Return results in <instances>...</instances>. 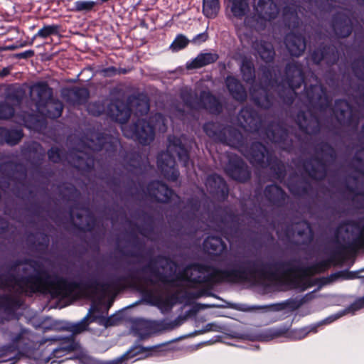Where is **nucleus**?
Wrapping results in <instances>:
<instances>
[{
  "mask_svg": "<svg viewBox=\"0 0 364 364\" xmlns=\"http://www.w3.org/2000/svg\"><path fill=\"white\" fill-rule=\"evenodd\" d=\"M268 264L262 259H243L230 261L227 268L219 269L212 266L205 275L191 277L186 275V281L193 285L205 284L211 289L214 285L222 283H252L262 284L274 274L269 271Z\"/></svg>",
  "mask_w": 364,
  "mask_h": 364,
  "instance_id": "obj_1",
  "label": "nucleus"
},
{
  "mask_svg": "<svg viewBox=\"0 0 364 364\" xmlns=\"http://www.w3.org/2000/svg\"><path fill=\"white\" fill-rule=\"evenodd\" d=\"M284 80L289 87L279 92V97L284 104L291 105L297 95L296 90L304 84V96L309 107L319 111H326L331 107V98L324 85L318 82L310 85L305 83V73L301 63L292 60L287 63Z\"/></svg>",
  "mask_w": 364,
  "mask_h": 364,
  "instance_id": "obj_2",
  "label": "nucleus"
},
{
  "mask_svg": "<svg viewBox=\"0 0 364 364\" xmlns=\"http://www.w3.org/2000/svg\"><path fill=\"white\" fill-rule=\"evenodd\" d=\"M21 265H28L35 274L27 276L16 277L14 274L6 272L0 275V287L1 289L14 288V283L18 287L19 292L32 295L37 292L50 291L53 274L45 269L43 263L31 258L17 259L8 264L11 272H15Z\"/></svg>",
  "mask_w": 364,
  "mask_h": 364,
  "instance_id": "obj_3",
  "label": "nucleus"
},
{
  "mask_svg": "<svg viewBox=\"0 0 364 364\" xmlns=\"http://www.w3.org/2000/svg\"><path fill=\"white\" fill-rule=\"evenodd\" d=\"M298 261L290 259L285 261L266 262L269 271L274 274L273 278L267 279L268 282H274L281 279L285 280L293 288L301 287L302 290L314 285L308 278L315 274L326 272L331 267V261L323 259L310 266L304 267Z\"/></svg>",
  "mask_w": 364,
  "mask_h": 364,
  "instance_id": "obj_4",
  "label": "nucleus"
},
{
  "mask_svg": "<svg viewBox=\"0 0 364 364\" xmlns=\"http://www.w3.org/2000/svg\"><path fill=\"white\" fill-rule=\"evenodd\" d=\"M244 156L254 166L269 168L274 178L282 182L284 180L287 171L284 164L266 145L255 141L247 147Z\"/></svg>",
  "mask_w": 364,
  "mask_h": 364,
  "instance_id": "obj_5",
  "label": "nucleus"
},
{
  "mask_svg": "<svg viewBox=\"0 0 364 364\" xmlns=\"http://www.w3.org/2000/svg\"><path fill=\"white\" fill-rule=\"evenodd\" d=\"M107 289L108 284L101 282L93 274L86 279L75 281L53 274L49 293L53 298H68L73 296L77 290L97 291Z\"/></svg>",
  "mask_w": 364,
  "mask_h": 364,
  "instance_id": "obj_6",
  "label": "nucleus"
},
{
  "mask_svg": "<svg viewBox=\"0 0 364 364\" xmlns=\"http://www.w3.org/2000/svg\"><path fill=\"white\" fill-rule=\"evenodd\" d=\"M316 154L323 156H314L303 161V169L309 178L314 181H323L328 173V165L337 159L336 149L326 141L318 143L315 147Z\"/></svg>",
  "mask_w": 364,
  "mask_h": 364,
  "instance_id": "obj_7",
  "label": "nucleus"
},
{
  "mask_svg": "<svg viewBox=\"0 0 364 364\" xmlns=\"http://www.w3.org/2000/svg\"><path fill=\"white\" fill-rule=\"evenodd\" d=\"M0 172L6 180V187L9 186L10 182L14 183V193L16 197L26 198L32 196V190L28 193L23 191L27 179V168L23 164L11 160L2 162L0 164Z\"/></svg>",
  "mask_w": 364,
  "mask_h": 364,
  "instance_id": "obj_8",
  "label": "nucleus"
},
{
  "mask_svg": "<svg viewBox=\"0 0 364 364\" xmlns=\"http://www.w3.org/2000/svg\"><path fill=\"white\" fill-rule=\"evenodd\" d=\"M180 97L184 105L191 110L203 109L214 115L220 114L223 110L220 100L210 91L203 90L198 97L191 90H183L180 93Z\"/></svg>",
  "mask_w": 364,
  "mask_h": 364,
  "instance_id": "obj_9",
  "label": "nucleus"
},
{
  "mask_svg": "<svg viewBox=\"0 0 364 364\" xmlns=\"http://www.w3.org/2000/svg\"><path fill=\"white\" fill-rule=\"evenodd\" d=\"M19 327L18 332L9 333L10 343L0 349V355L4 361L11 359L10 357L7 358L9 354L17 352L18 355H23L30 353L34 348L33 341L30 338V331L21 326Z\"/></svg>",
  "mask_w": 364,
  "mask_h": 364,
  "instance_id": "obj_10",
  "label": "nucleus"
},
{
  "mask_svg": "<svg viewBox=\"0 0 364 364\" xmlns=\"http://www.w3.org/2000/svg\"><path fill=\"white\" fill-rule=\"evenodd\" d=\"M157 264H161L160 267L162 269H165L168 267L171 274L173 273L174 269L176 267V263L168 257L159 255L151 258L146 265L140 268H136L138 270V275L140 276V274L149 272L151 276L156 278L161 283L173 286L174 280L170 278L171 274L168 275L161 272L159 267L156 265Z\"/></svg>",
  "mask_w": 364,
  "mask_h": 364,
  "instance_id": "obj_11",
  "label": "nucleus"
},
{
  "mask_svg": "<svg viewBox=\"0 0 364 364\" xmlns=\"http://www.w3.org/2000/svg\"><path fill=\"white\" fill-rule=\"evenodd\" d=\"M219 221L223 225L220 228V232L228 242L231 243L240 237L239 218L233 211L224 208Z\"/></svg>",
  "mask_w": 364,
  "mask_h": 364,
  "instance_id": "obj_12",
  "label": "nucleus"
},
{
  "mask_svg": "<svg viewBox=\"0 0 364 364\" xmlns=\"http://www.w3.org/2000/svg\"><path fill=\"white\" fill-rule=\"evenodd\" d=\"M129 130L132 139L141 145H148L152 142L155 137V127L144 119H137L129 125Z\"/></svg>",
  "mask_w": 364,
  "mask_h": 364,
  "instance_id": "obj_13",
  "label": "nucleus"
},
{
  "mask_svg": "<svg viewBox=\"0 0 364 364\" xmlns=\"http://www.w3.org/2000/svg\"><path fill=\"white\" fill-rule=\"evenodd\" d=\"M225 172L232 179L242 183L248 181L251 178V172L247 164L236 154L228 156Z\"/></svg>",
  "mask_w": 364,
  "mask_h": 364,
  "instance_id": "obj_14",
  "label": "nucleus"
},
{
  "mask_svg": "<svg viewBox=\"0 0 364 364\" xmlns=\"http://www.w3.org/2000/svg\"><path fill=\"white\" fill-rule=\"evenodd\" d=\"M296 123L299 130L308 135H317L321 129V120L318 114L311 109L300 110L296 116Z\"/></svg>",
  "mask_w": 364,
  "mask_h": 364,
  "instance_id": "obj_15",
  "label": "nucleus"
},
{
  "mask_svg": "<svg viewBox=\"0 0 364 364\" xmlns=\"http://www.w3.org/2000/svg\"><path fill=\"white\" fill-rule=\"evenodd\" d=\"M333 113L341 124L355 128L358 126L359 116L347 100L344 99L336 100Z\"/></svg>",
  "mask_w": 364,
  "mask_h": 364,
  "instance_id": "obj_16",
  "label": "nucleus"
},
{
  "mask_svg": "<svg viewBox=\"0 0 364 364\" xmlns=\"http://www.w3.org/2000/svg\"><path fill=\"white\" fill-rule=\"evenodd\" d=\"M146 192L151 200L162 204L170 203L173 196H176L172 188L159 180L149 181L146 186Z\"/></svg>",
  "mask_w": 364,
  "mask_h": 364,
  "instance_id": "obj_17",
  "label": "nucleus"
},
{
  "mask_svg": "<svg viewBox=\"0 0 364 364\" xmlns=\"http://www.w3.org/2000/svg\"><path fill=\"white\" fill-rule=\"evenodd\" d=\"M48 341L59 342L58 346L52 350V352L48 357L49 360H51L54 358H61L68 353L76 350L78 348V343L75 341L73 334L65 337L53 336L48 338H42L38 341L39 346H43Z\"/></svg>",
  "mask_w": 364,
  "mask_h": 364,
  "instance_id": "obj_18",
  "label": "nucleus"
},
{
  "mask_svg": "<svg viewBox=\"0 0 364 364\" xmlns=\"http://www.w3.org/2000/svg\"><path fill=\"white\" fill-rule=\"evenodd\" d=\"M267 137L283 150L291 152L294 149V141L290 137L289 130L282 125H269L266 129Z\"/></svg>",
  "mask_w": 364,
  "mask_h": 364,
  "instance_id": "obj_19",
  "label": "nucleus"
},
{
  "mask_svg": "<svg viewBox=\"0 0 364 364\" xmlns=\"http://www.w3.org/2000/svg\"><path fill=\"white\" fill-rule=\"evenodd\" d=\"M264 0H259L257 1V5L255 6V12L252 16L248 18L246 20L247 24L255 29L257 31H264L267 25V23L275 19V9L272 10V8L270 6L272 5V4H270V6H269V11L267 14L266 13L264 16V10L262 8V5L263 4Z\"/></svg>",
  "mask_w": 364,
  "mask_h": 364,
  "instance_id": "obj_20",
  "label": "nucleus"
},
{
  "mask_svg": "<svg viewBox=\"0 0 364 364\" xmlns=\"http://www.w3.org/2000/svg\"><path fill=\"white\" fill-rule=\"evenodd\" d=\"M107 108V117L122 124L129 121L132 112L128 102L117 98L109 100Z\"/></svg>",
  "mask_w": 364,
  "mask_h": 364,
  "instance_id": "obj_21",
  "label": "nucleus"
},
{
  "mask_svg": "<svg viewBox=\"0 0 364 364\" xmlns=\"http://www.w3.org/2000/svg\"><path fill=\"white\" fill-rule=\"evenodd\" d=\"M331 27L338 38H348L353 31L352 18L346 12L338 11L332 16Z\"/></svg>",
  "mask_w": 364,
  "mask_h": 364,
  "instance_id": "obj_22",
  "label": "nucleus"
},
{
  "mask_svg": "<svg viewBox=\"0 0 364 364\" xmlns=\"http://www.w3.org/2000/svg\"><path fill=\"white\" fill-rule=\"evenodd\" d=\"M205 186L213 198L225 201L229 196V188L225 179L217 173H213L207 177Z\"/></svg>",
  "mask_w": 364,
  "mask_h": 364,
  "instance_id": "obj_23",
  "label": "nucleus"
},
{
  "mask_svg": "<svg viewBox=\"0 0 364 364\" xmlns=\"http://www.w3.org/2000/svg\"><path fill=\"white\" fill-rule=\"evenodd\" d=\"M251 101L255 106L264 109H270L275 101L273 92L262 84L257 85L250 90Z\"/></svg>",
  "mask_w": 364,
  "mask_h": 364,
  "instance_id": "obj_24",
  "label": "nucleus"
},
{
  "mask_svg": "<svg viewBox=\"0 0 364 364\" xmlns=\"http://www.w3.org/2000/svg\"><path fill=\"white\" fill-rule=\"evenodd\" d=\"M142 279L153 284L154 283V281L149 278L141 277L138 275V270L136 269V267H131L127 269L125 274L115 277L111 279V281L107 283L108 289H112L119 291Z\"/></svg>",
  "mask_w": 364,
  "mask_h": 364,
  "instance_id": "obj_25",
  "label": "nucleus"
},
{
  "mask_svg": "<svg viewBox=\"0 0 364 364\" xmlns=\"http://www.w3.org/2000/svg\"><path fill=\"white\" fill-rule=\"evenodd\" d=\"M238 120L241 127L250 132H258L262 124L261 116L251 107H245L241 109L238 114Z\"/></svg>",
  "mask_w": 364,
  "mask_h": 364,
  "instance_id": "obj_26",
  "label": "nucleus"
},
{
  "mask_svg": "<svg viewBox=\"0 0 364 364\" xmlns=\"http://www.w3.org/2000/svg\"><path fill=\"white\" fill-rule=\"evenodd\" d=\"M157 167L165 179L171 182L178 180L180 172L175 159L171 154L168 153L159 154L157 156Z\"/></svg>",
  "mask_w": 364,
  "mask_h": 364,
  "instance_id": "obj_27",
  "label": "nucleus"
},
{
  "mask_svg": "<svg viewBox=\"0 0 364 364\" xmlns=\"http://www.w3.org/2000/svg\"><path fill=\"white\" fill-rule=\"evenodd\" d=\"M97 144L95 150L105 151L107 158L112 159L119 154L121 147H123L119 140L109 134L100 133L97 136Z\"/></svg>",
  "mask_w": 364,
  "mask_h": 364,
  "instance_id": "obj_28",
  "label": "nucleus"
},
{
  "mask_svg": "<svg viewBox=\"0 0 364 364\" xmlns=\"http://www.w3.org/2000/svg\"><path fill=\"white\" fill-rule=\"evenodd\" d=\"M31 92L36 95L33 100L38 109H45L49 102L54 98L53 89L44 81L35 83L31 87Z\"/></svg>",
  "mask_w": 364,
  "mask_h": 364,
  "instance_id": "obj_29",
  "label": "nucleus"
},
{
  "mask_svg": "<svg viewBox=\"0 0 364 364\" xmlns=\"http://www.w3.org/2000/svg\"><path fill=\"white\" fill-rule=\"evenodd\" d=\"M168 149L176 154L178 159L182 166L188 168L190 165V150L186 143H183L180 137L171 135L168 137Z\"/></svg>",
  "mask_w": 364,
  "mask_h": 364,
  "instance_id": "obj_30",
  "label": "nucleus"
},
{
  "mask_svg": "<svg viewBox=\"0 0 364 364\" xmlns=\"http://www.w3.org/2000/svg\"><path fill=\"white\" fill-rule=\"evenodd\" d=\"M264 196L269 205L276 208L284 207L289 198L285 191L277 184L266 186L264 189Z\"/></svg>",
  "mask_w": 364,
  "mask_h": 364,
  "instance_id": "obj_31",
  "label": "nucleus"
},
{
  "mask_svg": "<svg viewBox=\"0 0 364 364\" xmlns=\"http://www.w3.org/2000/svg\"><path fill=\"white\" fill-rule=\"evenodd\" d=\"M284 43L289 53L292 56L299 57L306 50V39L301 33H296L294 31L287 33L284 38Z\"/></svg>",
  "mask_w": 364,
  "mask_h": 364,
  "instance_id": "obj_32",
  "label": "nucleus"
},
{
  "mask_svg": "<svg viewBox=\"0 0 364 364\" xmlns=\"http://www.w3.org/2000/svg\"><path fill=\"white\" fill-rule=\"evenodd\" d=\"M73 162V167L80 172L82 175H85L92 172L95 167V159L93 156L79 152L70 155Z\"/></svg>",
  "mask_w": 364,
  "mask_h": 364,
  "instance_id": "obj_33",
  "label": "nucleus"
},
{
  "mask_svg": "<svg viewBox=\"0 0 364 364\" xmlns=\"http://www.w3.org/2000/svg\"><path fill=\"white\" fill-rule=\"evenodd\" d=\"M225 86L231 97L237 102H244L247 97V91L241 82L233 75L225 79Z\"/></svg>",
  "mask_w": 364,
  "mask_h": 364,
  "instance_id": "obj_34",
  "label": "nucleus"
},
{
  "mask_svg": "<svg viewBox=\"0 0 364 364\" xmlns=\"http://www.w3.org/2000/svg\"><path fill=\"white\" fill-rule=\"evenodd\" d=\"M345 225H350L357 230H360V235L358 237H355L351 243L348 244L347 245L341 244L338 239L336 240V242L340 245L339 248L341 250H346L347 248L353 249V248H360L364 247V223L360 224V221L355 220H347L343 223ZM342 225H340L336 231V237L338 238L339 230L341 228Z\"/></svg>",
  "mask_w": 364,
  "mask_h": 364,
  "instance_id": "obj_35",
  "label": "nucleus"
},
{
  "mask_svg": "<svg viewBox=\"0 0 364 364\" xmlns=\"http://www.w3.org/2000/svg\"><path fill=\"white\" fill-rule=\"evenodd\" d=\"M119 156L133 170L141 171L144 166V161L141 153L134 149L126 150L123 147L119 151Z\"/></svg>",
  "mask_w": 364,
  "mask_h": 364,
  "instance_id": "obj_36",
  "label": "nucleus"
},
{
  "mask_svg": "<svg viewBox=\"0 0 364 364\" xmlns=\"http://www.w3.org/2000/svg\"><path fill=\"white\" fill-rule=\"evenodd\" d=\"M204 250L210 255L220 256L227 250L225 242L220 237L208 236L203 241Z\"/></svg>",
  "mask_w": 364,
  "mask_h": 364,
  "instance_id": "obj_37",
  "label": "nucleus"
},
{
  "mask_svg": "<svg viewBox=\"0 0 364 364\" xmlns=\"http://www.w3.org/2000/svg\"><path fill=\"white\" fill-rule=\"evenodd\" d=\"M132 238V247L136 249V251H126L123 254L125 256L137 258L139 262H141L146 257H151L152 256L151 249L145 250V243L143 242L136 234H131Z\"/></svg>",
  "mask_w": 364,
  "mask_h": 364,
  "instance_id": "obj_38",
  "label": "nucleus"
},
{
  "mask_svg": "<svg viewBox=\"0 0 364 364\" xmlns=\"http://www.w3.org/2000/svg\"><path fill=\"white\" fill-rule=\"evenodd\" d=\"M219 58L216 53H200L194 59L187 62L188 70H195L203 68L215 63Z\"/></svg>",
  "mask_w": 364,
  "mask_h": 364,
  "instance_id": "obj_39",
  "label": "nucleus"
},
{
  "mask_svg": "<svg viewBox=\"0 0 364 364\" xmlns=\"http://www.w3.org/2000/svg\"><path fill=\"white\" fill-rule=\"evenodd\" d=\"M128 103L136 116L146 115L150 109L149 100L144 95L129 97Z\"/></svg>",
  "mask_w": 364,
  "mask_h": 364,
  "instance_id": "obj_40",
  "label": "nucleus"
},
{
  "mask_svg": "<svg viewBox=\"0 0 364 364\" xmlns=\"http://www.w3.org/2000/svg\"><path fill=\"white\" fill-rule=\"evenodd\" d=\"M225 126L218 122H207L203 125L205 134L214 141L222 142L225 140Z\"/></svg>",
  "mask_w": 364,
  "mask_h": 364,
  "instance_id": "obj_41",
  "label": "nucleus"
},
{
  "mask_svg": "<svg viewBox=\"0 0 364 364\" xmlns=\"http://www.w3.org/2000/svg\"><path fill=\"white\" fill-rule=\"evenodd\" d=\"M200 208V201L196 198H190L181 211V218L185 223L194 221Z\"/></svg>",
  "mask_w": 364,
  "mask_h": 364,
  "instance_id": "obj_42",
  "label": "nucleus"
},
{
  "mask_svg": "<svg viewBox=\"0 0 364 364\" xmlns=\"http://www.w3.org/2000/svg\"><path fill=\"white\" fill-rule=\"evenodd\" d=\"M68 97V101L74 105H85L89 97L90 92L87 88L84 87H73L67 90V93L64 94Z\"/></svg>",
  "mask_w": 364,
  "mask_h": 364,
  "instance_id": "obj_43",
  "label": "nucleus"
},
{
  "mask_svg": "<svg viewBox=\"0 0 364 364\" xmlns=\"http://www.w3.org/2000/svg\"><path fill=\"white\" fill-rule=\"evenodd\" d=\"M24 154L27 156V159L30 161L31 164L36 168L40 167L45 156L42 146L36 142L28 145L25 150Z\"/></svg>",
  "mask_w": 364,
  "mask_h": 364,
  "instance_id": "obj_44",
  "label": "nucleus"
},
{
  "mask_svg": "<svg viewBox=\"0 0 364 364\" xmlns=\"http://www.w3.org/2000/svg\"><path fill=\"white\" fill-rule=\"evenodd\" d=\"M4 95L6 101L18 106L25 98L26 91L18 84H11L5 89Z\"/></svg>",
  "mask_w": 364,
  "mask_h": 364,
  "instance_id": "obj_45",
  "label": "nucleus"
},
{
  "mask_svg": "<svg viewBox=\"0 0 364 364\" xmlns=\"http://www.w3.org/2000/svg\"><path fill=\"white\" fill-rule=\"evenodd\" d=\"M58 194L65 201H75L80 197V192L71 183L63 182L57 186Z\"/></svg>",
  "mask_w": 364,
  "mask_h": 364,
  "instance_id": "obj_46",
  "label": "nucleus"
},
{
  "mask_svg": "<svg viewBox=\"0 0 364 364\" xmlns=\"http://www.w3.org/2000/svg\"><path fill=\"white\" fill-rule=\"evenodd\" d=\"M283 21L284 26L289 29H296L299 27V18L296 8L294 6H286L283 9Z\"/></svg>",
  "mask_w": 364,
  "mask_h": 364,
  "instance_id": "obj_47",
  "label": "nucleus"
},
{
  "mask_svg": "<svg viewBox=\"0 0 364 364\" xmlns=\"http://www.w3.org/2000/svg\"><path fill=\"white\" fill-rule=\"evenodd\" d=\"M232 16L242 19L250 11V0H226Z\"/></svg>",
  "mask_w": 364,
  "mask_h": 364,
  "instance_id": "obj_48",
  "label": "nucleus"
},
{
  "mask_svg": "<svg viewBox=\"0 0 364 364\" xmlns=\"http://www.w3.org/2000/svg\"><path fill=\"white\" fill-rule=\"evenodd\" d=\"M240 73L242 80L247 84H253L256 79L255 68L251 59L244 58L241 61Z\"/></svg>",
  "mask_w": 364,
  "mask_h": 364,
  "instance_id": "obj_49",
  "label": "nucleus"
},
{
  "mask_svg": "<svg viewBox=\"0 0 364 364\" xmlns=\"http://www.w3.org/2000/svg\"><path fill=\"white\" fill-rule=\"evenodd\" d=\"M255 49L260 58L265 63H270L274 60L275 52L270 43L261 41L255 45Z\"/></svg>",
  "mask_w": 364,
  "mask_h": 364,
  "instance_id": "obj_50",
  "label": "nucleus"
},
{
  "mask_svg": "<svg viewBox=\"0 0 364 364\" xmlns=\"http://www.w3.org/2000/svg\"><path fill=\"white\" fill-rule=\"evenodd\" d=\"M351 70L354 76L359 80L364 82V56L354 60L351 63ZM360 97L364 100V83L358 86Z\"/></svg>",
  "mask_w": 364,
  "mask_h": 364,
  "instance_id": "obj_51",
  "label": "nucleus"
},
{
  "mask_svg": "<svg viewBox=\"0 0 364 364\" xmlns=\"http://www.w3.org/2000/svg\"><path fill=\"white\" fill-rule=\"evenodd\" d=\"M358 277V272H350L347 269L338 271L331 274L329 276L323 277L318 279L321 285H326L337 281L339 279H353Z\"/></svg>",
  "mask_w": 364,
  "mask_h": 364,
  "instance_id": "obj_52",
  "label": "nucleus"
},
{
  "mask_svg": "<svg viewBox=\"0 0 364 364\" xmlns=\"http://www.w3.org/2000/svg\"><path fill=\"white\" fill-rule=\"evenodd\" d=\"M225 135L226 136L225 141L221 143L226 144L230 146H242L243 144V136L242 133L237 129L232 126H225Z\"/></svg>",
  "mask_w": 364,
  "mask_h": 364,
  "instance_id": "obj_53",
  "label": "nucleus"
},
{
  "mask_svg": "<svg viewBox=\"0 0 364 364\" xmlns=\"http://www.w3.org/2000/svg\"><path fill=\"white\" fill-rule=\"evenodd\" d=\"M92 321H97L100 325H103L106 328L114 326L119 324L123 320V316L120 313H116L110 316H105L100 312H95L92 316Z\"/></svg>",
  "mask_w": 364,
  "mask_h": 364,
  "instance_id": "obj_54",
  "label": "nucleus"
},
{
  "mask_svg": "<svg viewBox=\"0 0 364 364\" xmlns=\"http://www.w3.org/2000/svg\"><path fill=\"white\" fill-rule=\"evenodd\" d=\"M21 305L19 299L8 294H0V309L12 313Z\"/></svg>",
  "mask_w": 364,
  "mask_h": 364,
  "instance_id": "obj_55",
  "label": "nucleus"
},
{
  "mask_svg": "<svg viewBox=\"0 0 364 364\" xmlns=\"http://www.w3.org/2000/svg\"><path fill=\"white\" fill-rule=\"evenodd\" d=\"M220 9V0H203L202 13L208 18H215Z\"/></svg>",
  "mask_w": 364,
  "mask_h": 364,
  "instance_id": "obj_56",
  "label": "nucleus"
},
{
  "mask_svg": "<svg viewBox=\"0 0 364 364\" xmlns=\"http://www.w3.org/2000/svg\"><path fill=\"white\" fill-rule=\"evenodd\" d=\"M311 10V13L330 12L334 7V0H305Z\"/></svg>",
  "mask_w": 364,
  "mask_h": 364,
  "instance_id": "obj_57",
  "label": "nucleus"
},
{
  "mask_svg": "<svg viewBox=\"0 0 364 364\" xmlns=\"http://www.w3.org/2000/svg\"><path fill=\"white\" fill-rule=\"evenodd\" d=\"M323 60L328 65H336L339 60V53L333 44H322Z\"/></svg>",
  "mask_w": 364,
  "mask_h": 364,
  "instance_id": "obj_58",
  "label": "nucleus"
},
{
  "mask_svg": "<svg viewBox=\"0 0 364 364\" xmlns=\"http://www.w3.org/2000/svg\"><path fill=\"white\" fill-rule=\"evenodd\" d=\"M63 109V102L58 99L53 98L49 102L44 110L46 111V115L48 118L55 119L62 115Z\"/></svg>",
  "mask_w": 364,
  "mask_h": 364,
  "instance_id": "obj_59",
  "label": "nucleus"
},
{
  "mask_svg": "<svg viewBox=\"0 0 364 364\" xmlns=\"http://www.w3.org/2000/svg\"><path fill=\"white\" fill-rule=\"evenodd\" d=\"M95 312H100V308L97 306H92L87 316L80 322L72 326L71 331L74 334H77L85 331L90 323L95 321L92 320V314H95Z\"/></svg>",
  "mask_w": 364,
  "mask_h": 364,
  "instance_id": "obj_60",
  "label": "nucleus"
},
{
  "mask_svg": "<svg viewBox=\"0 0 364 364\" xmlns=\"http://www.w3.org/2000/svg\"><path fill=\"white\" fill-rule=\"evenodd\" d=\"M108 102L107 100L91 102L87 105V112L94 117H100L103 114L107 117Z\"/></svg>",
  "mask_w": 364,
  "mask_h": 364,
  "instance_id": "obj_61",
  "label": "nucleus"
},
{
  "mask_svg": "<svg viewBox=\"0 0 364 364\" xmlns=\"http://www.w3.org/2000/svg\"><path fill=\"white\" fill-rule=\"evenodd\" d=\"M157 348V346H152V347H144L140 345H136L133 347H132L122 357L117 360H114L112 362V364H121L123 360L129 359V358H133L137 355H139L144 352L146 351H152L155 350V349Z\"/></svg>",
  "mask_w": 364,
  "mask_h": 364,
  "instance_id": "obj_62",
  "label": "nucleus"
},
{
  "mask_svg": "<svg viewBox=\"0 0 364 364\" xmlns=\"http://www.w3.org/2000/svg\"><path fill=\"white\" fill-rule=\"evenodd\" d=\"M24 134L21 129H8L5 127L4 144L15 146L18 144Z\"/></svg>",
  "mask_w": 364,
  "mask_h": 364,
  "instance_id": "obj_63",
  "label": "nucleus"
},
{
  "mask_svg": "<svg viewBox=\"0 0 364 364\" xmlns=\"http://www.w3.org/2000/svg\"><path fill=\"white\" fill-rule=\"evenodd\" d=\"M97 3L94 1L78 0L73 3V7L70 9L72 12L88 13L95 10Z\"/></svg>",
  "mask_w": 364,
  "mask_h": 364,
  "instance_id": "obj_64",
  "label": "nucleus"
}]
</instances>
